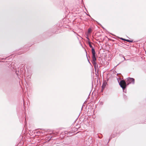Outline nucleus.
<instances>
[{
    "label": "nucleus",
    "instance_id": "1",
    "mask_svg": "<svg viewBox=\"0 0 146 146\" xmlns=\"http://www.w3.org/2000/svg\"><path fill=\"white\" fill-rule=\"evenodd\" d=\"M119 84L122 88L123 90H124L126 86V83L125 81L123 80L121 81L119 83Z\"/></svg>",
    "mask_w": 146,
    "mask_h": 146
},
{
    "label": "nucleus",
    "instance_id": "2",
    "mask_svg": "<svg viewBox=\"0 0 146 146\" xmlns=\"http://www.w3.org/2000/svg\"><path fill=\"white\" fill-rule=\"evenodd\" d=\"M126 83L127 84L131 83L134 84V79L132 78H128L126 81Z\"/></svg>",
    "mask_w": 146,
    "mask_h": 146
},
{
    "label": "nucleus",
    "instance_id": "3",
    "mask_svg": "<svg viewBox=\"0 0 146 146\" xmlns=\"http://www.w3.org/2000/svg\"><path fill=\"white\" fill-rule=\"evenodd\" d=\"M107 84V83L105 82L103 83L102 85V89H104Z\"/></svg>",
    "mask_w": 146,
    "mask_h": 146
},
{
    "label": "nucleus",
    "instance_id": "4",
    "mask_svg": "<svg viewBox=\"0 0 146 146\" xmlns=\"http://www.w3.org/2000/svg\"><path fill=\"white\" fill-rule=\"evenodd\" d=\"M92 62L94 61H96V55H92Z\"/></svg>",
    "mask_w": 146,
    "mask_h": 146
},
{
    "label": "nucleus",
    "instance_id": "5",
    "mask_svg": "<svg viewBox=\"0 0 146 146\" xmlns=\"http://www.w3.org/2000/svg\"><path fill=\"white\" fill-rule=\"evenodd\" d=\"M92 55H96V53H95V51L94 50V48H92Z\"/></svg>",
    "mask_w": 146,
    "mask_h": 146
},
{
    "label": "nucleus",
    "instance_id": "6",
    "mask_svg": "<svg viewBox=\"0 0 146 146\" xmlns=\"http://www.w3.org/2000/svg\"><path fill=\"white\" fill-rule=\"evenodd\" d=\"M92 63L94 65V67L95 68L96 66H98L96 62V61L92 62Z\"/></svg>",
    "mask_w": 146,
    "mask_h": 146
},
{
    "label": "nucleus",
    "instance_id": "7",
    "mask_svg": "<svg viewBox=\"0 0 146 146\" xmlns=\"http://www.w3.org/2000/svg\"><path fill=\"white\" fill-rule=\"evenodd\" d=\"M92 31V30L91 28H89L88 29V34L90 33H91Z\"/></svg>",
    "mask_w": 146,
    "mask_h": 146
},
{
    "label": "nucleus",
    "instance_id": "8",
    "mask_svg": "<svg viewBox=\"0 0 146 146\" xmlns=\"http://www.w3.org/2000/svg\"><path fill=\"white\" fill-rule=\"evenodd\" d=\"M121 39H122V40H126V41H127L128 42H132L133 41H132L130 40H128V39L125 40V39H122V38H121Z\"/></svg>",
    "mask_w": 146,
    "mask_h": 146
},
{
    "label": "nucleus",
    "instance_id": "9",
    "mask_svg": "<svg viewBox=\"0 0 146 146\" xmlns=\"http://www.w3.org/2000/svg\"><path fill=\"white\" fill-rule=\"evenodd\" d=\"M90 48H92V46L91 44H90Z\"/></svg>",
    "mask_w": 146,
    "mask_h": 146
}]
</instances>
